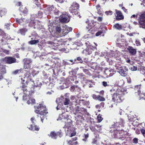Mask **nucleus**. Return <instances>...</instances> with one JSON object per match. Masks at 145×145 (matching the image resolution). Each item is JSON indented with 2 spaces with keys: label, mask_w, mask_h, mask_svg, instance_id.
<instances>
[{
  "label": "nucleus",
  "mask_w": 145,
  "mask_h": 145,
  "mask_svg": "<svg viewBox=\"0 0 145 145\" xmlns=\"http://www.w3.org/2000/svg\"><path fill=\"white\" fill-rule=\"evenodd\" d=\"M35 112L37 114H39L42 117L40 116L41 121L43 123L45 116L48 113L47 109L46 108L45 105L40 104L39 105H37L34 106Z\"/></svg>",
  "instance_id": "obj_1"
},
{
  "label": "nucleus",
  "mask_w": 145,
  "mask_h": 145,
  "mask_svg": "<svg viewBox=\"0 0 145 145\" xmlns=\"http://www.w3.org/2000/svg\"><path fill=\"white\" fill-rule=\"evenodd\" d=\"M115 89L114 88H112L110 91L113 93L112 95V101L114 103V104L117 105L118 104L122 102L124 100V97H122L114 93Z\"/></svg>",
  "instance_id": "obj_2"
},
{
  "label": "nucleus",
  "mask_w": 145,
  "mask_h": 145,
  "mask_svg": "<svg viewBox=\"0 0 145 145\" xmlns=\"http://www.w3.org/2000/svg\"><path fill=\"white\" fill-rule=\"evenodd\" d=\"M80 5L76 2H73L69 8L71 13L74 15L77 14L79 10Z\"/></svg>",
  "instance_id": "obj_3"
},
{
  "label": "nucleus",
  "mask_w": 145,
  "mask_h": 145,
  "mask_svg": "<svg viewBox=\"0 0 145 145\" xmlns=\"http://www.w3.org/2000/svg\"><path fill=\"white\" fill-rule=\"evenodd\" d=\"M139 27L145 29V12L138 13V20Z\"/></svg>",
  "instance_id": "obj_4"
},
{
  "label": "nucleus",
  "mask_w": 145,
  "mask_h": 145,
  "mask_svg": "<svg viewBox=\"0 0 145 145\" xmlns=\"http://www.w3.org/2000/svg\"><path fill=\"white\" fill-rule=\"evenodd\" d=\"M115 67L118 71L122 76L125 77L127 76L128 69L126 67H122L120 65L119 66L118 64H116Z\"/></svg>",
  "instance_id": "obj_5"
},
{
  "label": "nucleus",
  "mask_w": 145,
  "mask_h": 145,
  "mask_svg": "<svg viewBox=\"0 0 145 145\" xmlns=\"http://www.w3.org/2000/svg\"><path fill=\"white\" fill-rule=\"evenodd\" d=\"M1 61L5 64H10L16 63V59L11 56H6L1 59Z\"/></svg>",
  "instance_id": "obj_6"
},
{
  "label": "nucleus",
  "mask_w": 145,
  "mask_h": 145,
  "mask_svg": "<svg viewBox=\"0 0 145 145\" xmlns=\"http://www.w3.org/2000/svg\"><path fill=\"white\" fill-rule=\"evenodd\" d=\"M141 88V85H137L135 86L134 89L136 91H137V92H136V93H137L138 96L139 97L140 99L143 98L145 96V93L143 92H141L140 89Z\"/></svg>",
  "instance_id": "obj_7"
},
{
  "label": "nucleus",
  "mask_w": 145,
  "mask_h": 145,
  "mask_svg": "<svg viewBox=\"0 0 145 145\" xmlns=\"http://www.w3.org/2000/svg\"><path fill=\"white\" fill-rule=\"evenodd\" d=\"M31 120L33 124H31L30 125V127H29V129L30 130L33 131H38L39 129V128L37 125H35V122L36 121V120L35 119V118L33 117L31 119Z\"/></svg>",
  "instance_id": "obj_8"
},
{
  "label": "nucleus",
  "mask_w": 145,
  "mask_h": 145,
  "mask_svg": "<svg viewBox=\"0 0 145 145\" xmlns=\"http://www.w3.org/2000/svg\"><path fill=\"white\" fill-rule=\"evenodd\" d=\"M127 93V90L121 87H118L114 92V93L122 97H124Z\"/></svg>",
  "instance_id": "obj_9"
},
{
  "label": "nucleus",
  "mask_w": 145,
  "mask_h": 145,
  "mask_svg": "<svg viewBox=\"0 0 145 145\" xmlns=\"http://www.w3.org/2000/svg\"><path fill=\"white\" fill-rule=\"evenodd\" d=\"M25 78L24 77V78H22L21 79L22 80L21 83L22 84L21 87L25 95H27L28 91L27 89V88H28V84L27 80L25 81L24 79Z\"/></svg>",
  "instance_id": "obj_10"
},
{
  "label": "nucleus",
  "mask_w": 145,
  "mask_h": 145,
  "mask_svg": "<svg viewBox=\"0 0 145 145\" xmlns=\"http://www.w3.org/2000/svg\"><path fill=\"white\" fill-rule=\"evenodd\" d=\"M124 123V121L122 120V121L121 124H120L119 122L114 123L112 125L110 129L114 128V129H116L118 130L122 131V129H121L120 127H123V123Z\"/></svg>",
  "instance_id": "obj_11"
},
{
  "label": "nucleus",
  "mask_w": 145,
  "mask_h": 145,
  "mask_svg": "<svg viewBox=\"0 0 145 145\" xmlns=\"http://www.w3.org/2000/svg\"><path fill=\"white\" fill-rule=\"evenodd\" d=\"M115 11L116 14V15H115L116 16L115 19L119 21L124 19V16L121 11L118 10L117 9H115Z\"/></svg>",
  "instance_id": "obj_12"
},
{
  "label": "nucleus",
  "mask_w": 145,
  "mask_h": 145,
  "mask_svg": "<svg viewBox=\"0 0 145 145\" xmlns=\"http://www.w3.org/2000/svg\"><path fill=\"white\" fill-rule=\"evenodd\" d=\"M72 28L65 26L63 28L62 36H64L67 35L69 32L72 31Z\"/></svg>",
  "instance_id": "obj_13"
},
{
  "label": "nucleus",
  "mask_w": 145,
  "mask_h": 145,
  "mask_svg": "<svg viewBox=\"0 0 145 145\" xmlns=\"http://www.w3.org/2000/svg\"><path fill=\"white\" fill-rule=\"evenodd\" d=\"M24 64V67L25 69H28L29 68H31L32 60L31 59H26L25 60Z\"/></svg>",
  "instance_id": "obj_14"
},
{
  "label": "nucleus",
  "mask_w": 145,
  "mask_h": 145,
  "mask_svg": "<svg viewBox=\"0 0 145 145\" xmlns=\"http://www.w3.org/2000/svg\"><path fill=\"white\" fill-rule=\"evenodd\" d=\"M68 16L65 14H63L59 17V20L61 22L67 23L69 22L68 19Z\"/></svg>",
  "instance_id": "obj_15"
},
{
  "label": "nucleus",
  "mask_w": 145,
  "mask_h": 145,
  "mask_svg": "<svg viewBox=\"0 0 145 145\" xmlns=\"http://www.w3.org/2000/svg\"><path fill=\"white\" fill-rule=\"evenodd\" d=\"M27 82L28 88L30 89L32 88L33 89L34 87L35 86V85L34 83V81L33 80L32 78L27 79Z\"/></svg>",
  "instance_id": "obj_16"
},
{
  "label": "nucleus",
  "mask_w": 145,
  "mask_h": 145,
  "mask_svg": "<svg viewBox=\"0 0 145 145\" xmlns=\"http://www.w3.org/2000/svg\"><path fill=\"white\" fill-rule=\"evenodd\" d=\"M55 8L53 5L49 6L44 10L45 13L47 15H48L51 14L52 12L53 11Z\"/></svg>",
  "instance_id": "obj_17"
},
{
  "label": "nucleus",
  "mask_w": 145,
  "mask_h": 145,
  "mask_svg": "<svg viewBox=\"0 0 145 145\" xmlns=\"http://www.w3.org/2000/svg\"><path fill=\"white\" fill-rule=\"evenodd\" d=\"M105 73L108 76H112L114 74L115 72L112 69H107L105 70Z\"/></svg>",
  "instance_id": "obj_18"
},
{
  "label": "nucleus",
  "mask_w": 145,
  "mask_h": 145,
  "mask_svg": "<svg viewBox=\"0 0 145 145\" xmlns=\"http://www.w3.org/2000/svg\"><path fill=\"white\" fill-rule=\"evenodd\" d=\"M76 124L81 125L82 123V121L84 120V118L82 116L78 115L76 117Z\"/></svg>",
  "instance_id": "obj_19"
},
{
  "label": "nucleus",
  "mask_w": 145,
  "mask_h": 145,
  "mask_svg": "<svg viewBox=\"0 0 145 145\" xmlns=\"http://www.w3.org/2000/svg\"><path fill=\"white\" fill-rule=\"evenodd\" d=\"M19 10L24 16L27 15L28 12V10L27 8L24 6L19 8Z\"/></svg>",
  "instance_id": "obj_20"
},
{
  "label": "nucleus",
  "mask_w": 145,
  "mask_h": 145,
  "mask_svg": "<svg viewBox=\"0 0 145 145\" xmlns=\"http://www.w3.org/2000/svg\"><path fill=\"white\" fill-rule=\"evenodd\" d=\"M72 121L70 119H67L66 121H65V124L63 128L69 129L72 123Z\"/></svg>",
  "instance_id": "obj_21"
},
{
  "label": "nucleus",
  "mask_w": 145,
  "mask_h": 145,
  "mask_svg": "<svg viewBox=\"0 0 145 145\" xmlns=\"http://www.w3.org/2000/svg\"><path fill=\"white\" fill-rule=\"evenodd\" d=\"M127 50L130 54L132 55H135L137 51L136 49H134L131 46H129L127 48Z\"/></svg>",
  "instance_id": "obj_22"
},
{
  "label": "nucleus",
  "mask_w": 145,
  "mask_h": 145,
  "mask_svg": "<svg viewBox=\"0 0 145 145\" xmlns=\"http://www.w3.org/2000/svg\"><path fill=\"white\" fill-rule=\"evenodd\" d=\"M5 67V65H2L1 63H0V74H4L6 73Z\"/></svg>",
  "instance_id": "obj_23"
},
{
  "label": "nucleus",
  "mask_w": 145,
  "mask_h": 145,
  "mask_svg": "<svg viewBox=\"0 0 145 145\" xmlns=\"http://www.w3.org/2000/svg\"><path fill=\"white\" fill-rule=\"evenodd\" d=\"M28 70H26L27 71L26 73L25 74V76L27 78V79L29 78H32L31 76V73L32 72L33 69L32 68H29Z\"/></svg>",
  "instance_id": "obj_24"
},
{
  "label": "nucleus",
  "mask_w": 145,
  "mask_h": 145,
  "mask_svg": "<svg viewBox=\"0 0 145 145\" xmlns=\"http://www.w3.org/2000/svg\"><path fill=\"white\" fill-rule=\"evenodd\" d=\"M93 97L96 100H98L99 101H105V99L103 97L100 95H93Z\"/></svg>",
  "instance_id": "obj_25"
},
{
  "label": "nucleus",
  "mask_w": 145,
  "mask_h": 145,
  "mask_svg": "<svg viewBox=\"0 0 145 145\" xmlns=\"http://www.w3.org/2000/svg\"><path fill=\"white\" fill-rule=\"evenodd\" d=\"M50 137H51L52 138L56 139L57 136L56 133L54 131H51L50 135H48Z\"/></svg>",
  "instance_id": "obj_26"
},
{
  "label": "nucleus",
  "mask_w": 145,
  "mask_h": 145,
  "mask_svg": "<svg viewBox=\"0 0 145 145\" xmlns=\"http://www.w3.org/2000/svg\"><path fill=\"white\" fill-rule=\"evenodd\" d=\"M74 61L77 62L78 63H83V60L82 59V57L80 56L77 57L76 59H74Z\"/></svg>",
  "instance_id": "obj_27"
},
{
  "label": "nucleus",
  "mask_w": 145,
  "mask_h": 145,
  "mask_svg": "<svg viewBox=\"0 0 145 145\" xmlns=\"http://www.w3.org/2000/svg\"><path fill=\"white\" fill-rule=\"evenodd\" d=\"M77 139V137H75L74 138H72L70 140H68L67 142L69 144H72L74 143V142L76 141Z\"/></svg>",
  "instance_id": "obj_28"
},
{
  "label": "nucleus",
  "mask_w": 145,
  "mask_h": 145,
  "mask_svg": "<svg viewBox=\"0 0 145 145\" xmlns=\"http://www.w3.org/2000/svg\"><path fill=\"white\" fill-rule=\"evenodd\" d=\"M27 29L25 28H24L20 29L19 30V32L21 35H25V33L27 31Z\"/></svg>",
  "instance_id": "obj_29"
},
{
  "label": "nucleus",
  "mask_w": 145,
  "mask_h": 145,
  "mask_svg": "<svg viewBox=\"0 0 145 145\" xmlns=\"http://www.w3.org/2000/svg\"><path fill=\"white\" fill-rule=\"evenodd\" d=\"M113 27L117 30H120L122 29V26L121 25L117 23L113 26Z\"/></svg>",
  "instance_id": "obj_30"
},
{
  "label": "nucleus",
  "mask_w": 145,
  "mask_h": 145,
  "mask_svg": "<svg viewBox=\"0 0 145 145\" xmlns=\"http://www.w3.org/2000/svg\"><path fill=\"white\" fill-rule=\"evenodd\" d=\"M22 71L23 70L22 69H16L13 71L12 72V74L13 75L19 74L22 72Z\"/></svg>",
  "instance_id": "obj_31"
},
{
  "label": "nucleus",
  "mask_w": 145,
  "mask_h": 145,
  "mask_svg": "<svg viewBox=\"0 0 145 145\" xmlns=\"http://www.w3.org/2000/svg\"><path fill=\"white\" fill-rule=\"evenodd\" d=\"M86 54L89 55L91 54L92 51H93V50L91 48H86Z\"/></svg>",
  "instance_id": "obj_32"
},
{
  "label": "nucleus",
  "mask_w": 145,
  "mask_h": 145,
  "mask_svg": "<svg viewBox=\"0 0 145 145\" xmlns=\"http://www.w3.org/2000/svg\"><path fill=\"white\" fill-rule=\"evenodd\" d=\"M7 39L5 38H3L0 39V44L2 45H4L6 44L7 43Z\"/></svg>",
  "instance_id": "obj_33"
},
{
  "label": "nucleus",
  "mask_w": 145,
  "mask_h": 145,
  "mask_svg": "<svg viewBox=\"0 0 145 145\" xmlns=\"http://www.w3.org/2000/svg\"><path fill=\"white\" fill-rule=\"evenodd\" d=\"M39 42V40H32L29 42V43L31 45L36 44Z\"/></svg>",
  "instance_id": "obj_34"
},
{
  "label": "nucleus",
  "mask_w": 145,
  "mask_h": 145,
  "mask_svg": "<svg viewBox=\"0 0 145 145\" xmlns=\"http://www.w3.org/2000/svg\"><path fill=\"white\" fill-rule=\"evenodd\" d=\"M57 136H59V137H61L63 135V133L62 132L61 130H60L59 131L56 133Z\"/></svg>",
  "instance_id": "obj_35"
},
{
  "label": "nucleus",
  "mask_w": 145,
  "mask_h": 145,
  "mask_svg": "<svg viewBox=\"0 0 145 145\" xmlns=\"http://www.w3.org/2000/svg\"><path fill=\"white\" fill-rule=\"evenodd\" d=\"M113 136L114 137V138H116L117 137V134L118 133V132H119L120 130H118L116 129H113Z\"/></svg>",
  "instance_id": "obj_36"
},
{
  "label": "nucleus",
  "mask_w": 145,
  "mask_h": 145,
  "mask_svg": "<svg viewBox=\"0 0 145 145\" xmlns=\"http://www.w3.org/2000/svg\"><path fill=\"white\" fill-rule=\"evenodd\" d=\"M15 5L17 7H19L20 8L22 7L23 6L22 5L21 2H16L15 3Z\"/></svg>",
  "instance_id": "obj_37"
},
{
  "label": "nucleus",
  "mask_w": 145,
  "mask_h": 145,
  "mask_svg": "<svg viewBox=\"0 0 145 145\" xmlns=\"http://www.w3.org/2000/svg\"><path fill=\"white\" fill-rule=\"evenodd\" d=\"M84 138L82 139V140L84 141H87V138H88L89 136V134L88 133L87 134H84Z\"/></svg>",
  "instance_id": "obj_38"
},
{
  "label": "nucleus",
  "mask_w": 145,
  "mask_h": 145,
  "mask_svg": "<svg viewBox=\"0 0 145 145\" xmlns=\"http://www.w3.org/2000/svg\"><path fill=\"white\" fill-rule=\"evenodd\" d=\"M97 119L98 120V122L99 123L103 119L101 115L100 114H99L97 116Z\"/></svg>",
  "instance_id": "obj_39"
},
{
  "label": "nucleus",
  "mask_w": 145,
  "mask_h": 145,
  "mask_svg": "<svg viewBox=\"0 0 145 145\" xmlns=\"http://www.w3.org/2000/svg\"><path fill=\"white\" fill-rule=\"evenodd\" d=\"M70 102V100L69 99L67 98H65V99L64 104L65 105H67L69 104Z\"/></svg>",
  "instance_id": "obj_40"
},
{
  "label": "nucleus",
  "mask_w": 145,
  "mask_h": 145,
  "mask_svg": "<svg viewBox=\"0 0 145 145\" xmlns=\"http://www.w3.org/2000/svg\"><path fill=\"white\" fill-rule=\"evenodd\" d=\"M53 12L54 13L55 15H57L59 14L60 13V11L55 8V9H54L53 11Z\"/></svg>",
  "instance_id": "obj_41"
},
{
  "label": "nucleus",
  "mask_w": 145,
  "mask_h": 145,
  "mask_svg": "<svg viewBox=\"0 0 145 145\" xmlns=\"http://www.w3.org/2000/svg\"><path fill=\"white\" fill-rule=\"evenodd\" d=\"M62 116L65 119H67L69 117V115L66 112L63 113L62 114Z\"/></svg>",
  "instance_id": "obj_42"
},
{
  "label": "nucleus",
  "mask_w": 145,
  "mask_h": 145,
  "mask_svg": "<svg viewBox=\"0 0 145 145\" xmlns=\"http://www.w3.org/2000/svg\"><path fill=\"white\" fill-rule=\"evenodd\" d=\"M71 99L73 102L76 103H77V100L76 99V97L74 96H72L71 97Z\"/></svg>",
  "instance_id": "obj_43"
},
{
  "label": "nucleus",
  "mask_w": 145,
  "mask_h": 145,
  "mask_svg": "<svg viewBox=\"0 0 145 145\" xmlns=\"http://www.w3.org/2000/svg\"><path fill=\"white\" fill-rule=\"evenodd\" d=\"M33 3H34L37 7H39L40 4L39 1V0H32Z\"/></svg>",
  "instance_id": "obj_44"
},
{
  "label": "nucleus",
  "mask_w": 145,
  "mask_h": 145,
  "mask_svg": "<svg viewBox=\"0 0 145 145\" xmlns=\"http://www.w3.org/2000/svg\"><path fill=\"white\" fill-rule=\"evenodd\" d=\"M61 31V27L59 26H57L56 28V32L57 33H60Z\"/></svg>",
  "instance_id": "obj_45"
},
{
  "label": "nucleus",
  "mask_w": 145,
  "mask_h": 145,
  "mask_svg": "<svg viewBox=\"0 0 145 145\" xmlns=\"http://www.w3.org/2000/svg\"><path fill=\"white\" fill-rule=\"evenodd\" d=\"M89 127L91 130L93 132H95L96 129L95 128V126H93L92 125H90Z\"/></svg>",
  "instance_id": "obj_46"
},
{
  "label": "nucleus",
  "mask_w": 145,
  "mask_h": 145,
  "mask_svg": "<svg viewBox=\"0 0 145 145\" xmlns=\"http://www.w3.org/2000/svg\"><path fill=\"white\" fill-rule=\"evenodd\" d=\"M75 78V77H74L73 76H70L69 78V81L71 82V83H72V82H73L74 81Z\"/></svg>",
  "instance_id": "obj_47"
},
{
  "label": "nucleus",
  "mask_w": 145,
  "mask_h": 145,
  "mask_svg": "<svg viewBox=\"0 0 145 145\" xmlns=\"http://www.w3.org/2000/svg\"><path fill=\"white\" fill-rule=\"evenodd\" d=\"M21 20L23 22H25L26 23H27L29 22V19H26L25 18H21Z\"/></svg>",
  "instance_id": "obj_48"
},
{
  "label": "nucleus",
  "mask_w": 145,
  "mask_h": 145,
  "mask_svg": "<svg viewBox=\"0 0 145 145\" xmlns=\"http://www.w3.org/2000/svg\"><path fill=\"white\" fill-rule=\"evenodd\" d=\"M131 18H138V13H137L136 14V15L135 14H133L132 15L131 17Z\"/></svg>",
  "instance_id": "obj_49"
},
{
  "label": "nucleus",
  "mask_w": 145,
  "mask_h": 145,
  "mask_svg": "<svg viewBox=\"0 0 145 145\" xmlns=\"http://www.w3.org/2000/svg\"><path fill=\"white\" fill-rule=\"evenodd\" d=\"M80 108L78 106H77L76 107V109H75V112L76 113H81L80 111Z\"/></svg>",
  "instance_id": "obj_50"
},
{
  "label": "nucleus",
  "mask_w": 145,
  "mask_h": 145,
  "mask_svg": "<svg viewBox=\"0 0 145 145\" xmlns=\"http://www.w3.org/2000/svg\"><path fill=\"white\" fill-rule=\"evenodd\" d=\"M101 9H97V13L100 15H102L103 13L101 10Z\"/></svg>",
  "instance_id": "obj_51"
},
{
  "label": "nucleus",
  "mask_w": 145,
  "mask_h": 145,
  "mask_svg": "<svg viewBox=\"0 0 145 145\" xmlns=\"http://www.w3.org/2000/svg\"><path fill=\"white\" fill-rule=\"evenodd\" d=\"M43 14V13L42 11H39L38 12V17L41 18L42 17Z\"/></svg>",
  "instance_id": "obj_52"
},
{
  "label": "nucleus",
  "mask_w": 145,
  "mask_h": 145,
  "mask_svg": "<svg viewBox=\"0 0 145 145\" xmlns=\"http://www.w3.org/2000/svg\"><path fill=\"white\" fill-rule=\"evenodd\" d=\"M133 142L134 143L137 144L138 142V139L136 138H134L133 140Z\"/></svg>",
  "instance_id": "obj_53"
},
{
  "label": "nucleus",
  "mask_w": 145,
  "mask_h": 145,
  "mask_svg": "<svg viewBox=\"0 0 145 145\" xmlns=\"http://www.w3.org/2000/svg\"><path fill=\"white\" fill-rule=\"evenodd\" d=\"M131 69L132 71H135L137 70V68L136 67L132 66L130 68Z\"/></svg>",
  "instance_id": "obj_54"
},
{
  "label": "nucleus",
  "mask_w": 145,
  "mask_h": 145,
  "mask_svg": "<svg viewBox=\"0 0 145 145\" xmlns=\"http://www.w3.org/2000/svg\"><path fill=\"white\" fill-rule=\"evenodd\" d=\"M102 84L104 87L109 86V85L107 84V82L104 81L102 82Z\"/></svg>",
  "instance_id": "obj_55"
},
{
  "label": "nucleus",
  "mask_w": 145,
  "mask_h": 145,
  "mask_svg": "<svg viewBox=\"0 0 145 145\" xmlns=\"http://www.w3.org/2000/svg\"><path fill=\"white\" fill-rule=\"evenodd\" d=\"M77 76L78 78H82L84 76V75L82 73L78 74L77 75Z\"/></svg>",
  "instance_id": "obj_56"
},
{
  "label": "nucleus",
  "mask_w": 145,
  "mask_h": 145,
  "mask_svg": "<svg viewBox=\"0 0 145 145\" xmlns=\"http://www.w3.org/2000/svg\"><path fill=\"white\" fill-rule=\"evenodd\" d=\"M112 12L110 11H107L105 12V14L107 15H111L112 14Z\"/></svg>",
  "instance_id": "obj_57"
},
{
  "label": "nucleus",
  "mask_w": 145,
  "mask_h": 145,
  "mask_svg": "<svg viewBox=\"0 0 145 145\" xmlns=\"http://www.w3.org/2000/svg\"><path fill=\"white\" fill-rule=\"evenodd\" d=\"M140 131L143 136L145 137V130L143 129H140Z\"/></svg>",
  "instance_id": "obj_58"
},
{
  "label": "nucleus",
  "mask_w": 145,
  "mask_h": 145,
  "mask_svg": "<svg viewBox=\"0 0 145 145\" xmlns=\"http://www.w3.org/2000/svg\"><path fill=\"white\" fill-rule=\"evenodd\" d=\"M80 111L81 112H85L86 111V109L84 108H80Z\"/></svg>",
  "instance_id": "obj_59"
},
{
  "label": "nucleus",
  "mask_w": 145,
  "mask_h": 145,
  "mask_svg": "<svg viewBox=\"0 0 145 145\" xmlns=\"http://www.w3.org/2000/svg\"><path fill=\"white\" fill-rule=\"evenodd\" d=\"M103 20V18L102 17H99L98 18L97 20L99 22H101Z\"/></svg>",
  "instance_id": "obj_60"
},
{
  "label": "nucleus",
  "mask_w": 145,
  "mask_h": 145,
  "mask_svg": "<svg viewBox=\"0 0 145 145\" xmlns=\"http://www.w3.org/2000/svg\"><path fill=\"white\" fill-rule=\"evenodd\" d=\"M135 43L137 46H138L141 45L140 43L138 40H136Z\"/></svg>",
  "instance_id": "obj_61"
},
{
  "label": "nucleus",
  "mask_w": 145,
  "mask_h": 145,
  "mask_svg": "<svg viewBox=\"0 0 145 145\" xmlns=\"http://www.w3.org/2000/svg\"><path fill=\"white\" fill-rule=\"evenodd\" d=\"M5 13L3 10H0V16L1 17L2 16L3 14H5Z\"/></svg>",
  "instance_id": "obj_62"
},
{
  "label": "nucleus",
  "mask_w": 145,
  "mask_h": 145,
  "mask_svg": "<svg viewBox=\"0 0 145 145\" xmlns=\"http://www.w3.org/2000/svg\"><path fill=\"white\" fill-rule=\"evenodd\" d=\"M97 140L96 138H94L92 141V144H95L97 142Z\"/></svg>",
  "instance_id": "obj_63"
},
{
  "label": "nucleus",
  "mask_w": 145,
  "mask_h": 145,
  "mask_svg": "<svg viewBox=\"0 0 145 145\" xmlns=\"http://www.w3.org/2000/svg\"><path fill=\"white\" fill-rule=\"evenodd\" d=\"M105 104V103H104L101 102L100 104L99 105L100 106H101V108H102L104 107Z\"/></svg>",
  "instance_id": "obj_64"
}]
</instances>
